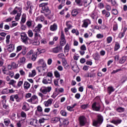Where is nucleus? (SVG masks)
Here are the masks:
<instances>
[{
    "label": "nucleus",
    "mask_w": 127,
    "mask_h": 127,
    "mask_svg": "<svg viewBox=\"0 0 127 127\" xmlns=\"http://www.w3.org/2000/svg\"><path fill=\"white\" fill-rule=\"evenodd\" d=\"M125 82H126V78L125 77L121 78V79L119 80L118 82L119 86H121V85H123V84H124Z\"/></svg>",
    "instance_id": "obj_38"
},
{
    "label": "nucleus",
    "mask_w": 127,
    "mask_h": 127,
    "mask_svg": "<svg viewBox=\"0 0 127 127\" xmlns=\"http://www.w3.org/2000/svg\"><path fill=\"white\" fill-rule=\"evenodd\" d=\"M116 111L118 113H123L125 112V108L120 107L116 109Z\"/></svg>",
    "instance_id": "obj_45"
},
{
    "label": "nucleus",
    "mask_w": 127,
    "mask_h": 127,
    "mask_svg": "<svg viewBox=\"0 0 127 127\" xmlns=\"http://www.w3.org/2000/svg\"><path fill=\"white\" fill-rule=\"evenodd\" d=\"M35 75H36V71L35 70V69H33L31 72H29L28 76L29 77H34V76H35Z\"/></svg>",
    "instance_id": "obj_34"
},
{
    "label": "nucleus",
    "mask_w": 127,
    "mask_h": 127,
    "mask_svg": "<svg viewBox=\"0 0 127 127\" xmlns=\"http://www.w3.org/2000/svg\"><path fill=\"white\" fill-rule=\"evenodd\" d=\"M71 66L72 69L73 70V71H74V72H75V73H79L80 70L79 69V67L78 66V65H77V64H74V65H71Z\"/></svg>",
    "instance_id": "obj_22"
},
{
    "label": "nucleus",
    "mask_w": 127,
    "mask_h": 127,
    "mask_svg": "<svg viewBox=\"0 0 127 127\" xmlns=\"http://www.w3.org/2000/svg\"><path fill=\"white\" fill-rule=\"evenodd\" d=\"M48 5V3H42L40 4L39 7H41L42 13H46L47 14L50 13V10Z\"/></svg>",
    "instance_id": "obj_1"
},
{
    "label": "nucleus",
    "mask_w": 127,
    "mask_h": 127,
    "mask_svg": "<svg viewBox=\"0 0 127 127\" xmlns=\"http://www.w3.org/2000/svg\"><path fill=\"white\" fill-rule=\"evenodd\" d=\"M20 16H21V13H18L15 17V20L18 21L20 18Z\"/></svg>",
    "instance_id": "obj_47"
},
{
    "label": "nucleus",
    "mask_w": 127,
    "mask_h": 127,
    "mask_svg": "<svg viewBox=\"0 0 127 127\" xmlns=\"http://www.w3.org/2000/svg\"><path fill=\"white\" fill-rule=\"evenodd\" d=\"M1 105H2L3 109H5V110L8 109V105H6V100L3 99L1 102Z\"/></svg>",
    "instance_id": "obj_21"
},
{
    "label": "nucleus",
    "mask_w": 127,
    "mask_h": 127,
    "mask_svg": "<svg viewBox=\"0 0 127 127\" xmlns=\"http://www.w3.org/2000/svg\"><path fill=\"white\" fill-rule=\"evenodd\" d=\"M107 91L109 95H111L113 92H115V88L113 86H109L107 88Z\"/></svg>",
    "instance_id": "obj_29"
},
{
    "label": "nucleus",
    "mask_w": 127,
    "mask_h": 127,
    "mask_svg": "<svg viewBox=\"0 0 127 127\" xmlns=\"http://www.w3.org/2000/svg\"><path fill=\"white\" fill-rule=\"evenodd\" d=\"M41 28H42V24H38V25L33 30L34 32H39L41 30Z\"/></svg>",
    "instance_id": "obj_19"
},
{
    "label": "nucleus",
    "mask_w": 127,
    "mask_h": 127,
    "mask_svg": "<svg viewBox=\"0 0 127 127\" xmlns=\"http://www.w3.org/2000/svg\"><path fill=\"white\" fill-rule=\"evenodd\" d=\"M62 65L65 68V69L69 67V65H68V63H67V60H66V59L64 58L62 59Z\"/></svg>",
    "instance_id": "obj_24"
},
{
    "label": "nucleus",
    "mask_w": 127,
    "mask_h": 127,
    "mask_svg": "<svg viewBox=\"0 0 127 127\" xmlns=\"http://www.w3.org/2000/svg\"><path fill=\"white\" fill-rule=\"evenodd\" d=\"M27 101L31 104H37V103H38V97L35 95H33L30 99H28Z\"/></svg>",
    "instance_id": "obj_10"
},
{
    "label": "nucleus",
    "mask_w": 127,
    "mask_h": 127,
    "mask_svg": "<svg viewBox=\"0 0 127 127\" xmlns=\"http://www.w3.org/2000/svg\"><path fill=\"white\" fill-rule=\"evenodd\" d=\"M19 72L20 73V75L21 76H25V71H23V69H20Z\"/></svg>",
    "instance_id": "obj_56"
},
{
    "label": "nucleus",
    "mask_w": 127,
    "mask_h": 127,
    "mask_svg": "<svg viewBox=\"0 0 127 127\" xmlns=\"http://www.w3.org/2000/svg\"><path fill=\"white\" fill-rule=\"evenodd\" d=\"M120 47H121V46L120 45V44L117 42L115 44V51H117V50H119Z\"/></svg>",
    "instance_id": "obj_53"
},
{
    "label": "nucleus",
    "mask_w": 127,
    "mask_h": 127,
    "mask_svg": "<svg viewBox=\"0 0 127 127\" xmlns=\"http://www.w3.org/2000/svg\"><path fill=\"white\" fill-rule=\"evenodd\" d=\"M13 50H14V44H11L9 45L7 48V51H8V52H12Z\"/></svg>",
    "instance_id": "obj_25"
},
{
    "label": "nucleus",
    "mask_w": 127,
    "mask_h": 127,
    "mask_svg": "<svg viewBox=\"0 0 127 127\" xmlns=\"http://www.w3.org/2000/svg\"><path fill=\"white\" fill-rule=\"evenodd\" d=\"M16 84V81L13 79H11L10 80V82H8L9 85H12V86H14Z\"/></svg>",
    "instance_id": "obj_48"
},
{
    "label": "nucleus",
    "mask_w": 127,
    "mask_h": 127,
    "mask_svg": "<svg viewBox=\"0 0 127 127\" xmlns=\"http://www.w3.org/2000/svg\"><path fill=\"white\" fill-rule=\"evenodd\" d=\"M30 125L31 126H33L34 127H38L39 124H38V120L36 119H33L30 122Z\"/></svg>",
    "instance_id": "obj_17"
},
{
    "label": "nucleus",
    "mask_w": 127,
    "mask_h": 127,
    "mask_svg": "<svg viewBox=\"0 0 127 127\" xmlns=\"http://www.w3.org/2000/svg\"><path fill=\"white\" fill-rule=\"evenodd\" d=\"M64 52H69L70 51V46L69 44L67 43L64 48Z\"/></svg>",
    "instance_id": "obj_37"
},
{
    "label": "nucleus",
    "mask_w": 127,
    "mask_h": 127,
    "mask_svg": "<svg viewBox=\"0 0 127 127\" xmlns=\"http://www.w3.org/2000/svg\"><path fill=\"white\" fill-rule=\"evenodd\" d=\"M71 33H75L76 35H79V31L78 30H76L75 29H73L71 30Z\"/></svg>",
    "instance_id": "obj_64"
},
{
    "label": "nucleus",
    "mask_w": 127,
    "mask_h": 127,
    "mask_svg": "<svg viewBox=\"0 0 127 127\" xmlns=\"http://www.w3.org/2000/svg\"><path fill=\"white\" fill-rule=\"evenodd\" d=\"M21 21L22 23H25V21H26V14L23 13L22 14Z\"/></svg>",
    "instance_id": "obj_32"
},
{
    "label": "nucleus",
    "mask_w": 127,
    "mask_h": 127,
    "mask_svg": "<svg viewBox=\"0 0 127 127\" xmlns=\"http://www.w3.org/2000/svg\"><path fill=\"white\" fill-rule=\"evenodd\" d=\"M34 38L36 40L40 39L41 38V36H40V34H39V33L36 32L34 34Z\"/></svg>",
    "instance_id": "obj_36"
},
{
    "label": "nucleus",
    "mask_w": 127,
    "mask_h": 127,
    "mask_svg": "<svg viewBox=\"0 0 127 127\" xmlns=\"http://www.w3.org/2000/svg\"><path fill=\"white\" fill-rule=\"evenodd\" d=\"M4 124L6 127H8V125L10 124V120L8 119H4Z\"/></svg>",
    "instance_id": "obj_42"
},
{
    "label": "nucleus",
    "mask_w": 127,
    "mask_h": 127,
    "mask_svg": "<svg viewBox=\"0 0 127 127\" xmlns=\"http://www.w3.org/2000/svg\"><path fill=\"white\" fill-rule=\"evenodd\" d=\"M36 69L40 73H44V71L46 70V68L43 67L42 66H38L37 67Z\"/></svg>",
    "instance_id": "obj_26"
},
{
    "label": "nucleus",
    "mask_w": 127,
    "mask_h": 127,
    "mask_svg": "<svg viewBox=\"0 0 127 127\" xmlns=\"http://www.w3.org/2000/svg\"><path fill=\"white\" fill-rule=\"evenodd\" d=\"M36 21H44V16L43 15H41L36 17Z\"/></svg>",
    "instance_id": "obj_30"
},
{
    "label": "nucleus",
    "mask_w": 127,
    "mask_h": 127,
    "mask_svg": "<svg viewBox=\"0 0 127 127\" xmlns=\"http://www.w3.org/2000/svg\"><path fill=\"white\" fill-rule=\"evenodd\" d=\"M25 60L26 59L24 57L20 58V62L22 64H24V63H25Z\"/></svg>",
    "instance_id": "obj_59"
},
{
    "label": "nucleus",
    "mask_w": 127,
    "mask_h": 127,
    "mask_svg": "<svg viewBox=\"0 0 127 127\" xmlns=\"http://www.w3.org/2000/svg\"><path fill=\"white\" fill-rule=\"evenodd\" d=\"M62 47L61 46L53 48L50 50V52H53V53H59L60 51H62Z\"/></svg>",
    "instance_id": "obj_12"
},
{
    "label": "nucleus",
    "mask_w": 127,
    "mask_h": 127,
    "mask_svg": "<svg viewBox=\"0 0 127 127\" xmlns=\"http://www.w3.org/2000/svg\"><path fill=\"white\" fill-rule=\"evenodd\" d=\"M104 121V118L101 114H98L97 115V120L93 121V125L94 127L98 126V125H102L103 122Z\"/></svg>",
    "instance_id": "obj_3"
},
{
    "label": "nucleus",
    "mask_w": 127,
    "mask_h": 127,
    "mask_svg": "<svg viewBox=\"0 0 127 127\" xmlns=\"http://www.w3.org/2000/svg\"><path fill=\"white\" fill-rule=\"evenodd\" d=\"M15 99L16 100V102H17V103H19V102H20V101H21L22 98L19 97V96H18V95L15 94Z\"/></svg>",
    "instance_id": "obj_44"
},
{
    "label": "nucleus",
    "mask_w": 127,
    "mask_h": 127,
    "mask_svg": "<svg viewBox=\"0 0 127 127\" xmlns=\"http://www.w3.org/2000/svg\"><path fill=\"white\" fill-rule=\"evenodd\" d=\"M21 41L24 43V44H29V42L30 41V39L27 37V35L25 32H22L20 34Z\"/></svg>",
    "instance_id": "obj_2"
},
{
    "label": "nucleus",
    "mask_w": 127,
    "mask_h": 127,
    "mask_svg": "<svg viewBox=\"0 0 127 127\" xmlns=\"http://www.w3.org/2000/svg\"><path fill=\"white\" fill-rule=\"evenodd\" d=\"M75 2L78 5V6H82V5H83L82 0H75Z\"/></svg>",
    "instance_id": "obj_43"
},
{
    "label": "nucleus",
    "mask_w": 127,
    "mask_h": 127,
    "mask_svg": "<svg viewBox=\"0 0 127 127\" xmlns=\"http://www.w3.org/2000/svg\"><path fill=\"white\" fill-rule=\"evenodd\" d=\"M22 9L20 7H15V9L12 11V12H10V14H16L17 12H20L21 13L22 11Z\"/></svg>",
    "instance_id": "obj_15"
},
{
    "label": "nucleus",
    "mask_w": 127,
    "mask_h": 127,
    "mask_svg": "<svg viewBox=\"0 0 127 127\" xmlns=\"http://www.w3.org/2000/svg\"><path fill=\"white\" fill-rule=\"evenodd\" d=\"M105 8L107 11H111L112 10V6H111V5L107 4L105 5Z\"/></svg>",
    "instance_id": "obj_49"
},
{
    "label": "nucleus",
    "mask_w": 127,
    "mask_h": 127,
    "mask_svg": "<svg viewBox=\"0 0 127 127\" xmlns=\"http://www.w3.org/2000/svg\"><path fill=\"white\" fill-rule=\"evenodd\" d=\"M43 84L44 85H48V84H51L52 83V78L45 77L42 80Z\"/></svg>",
    "instance_id": "obj_11"
},
{
    "label": "nucleus",
    "mask_w": 127,
    "mask_h": 127,
    "mask_svg": "<svg viewBox=\"0 0 127 127\" xmlns=\"http://www.w3.org/2000/svg\"><path fill=\"white\" fill-rule=\"evenodd\" d=\"M2 93L4 95H5L6 94H9V91H8V89L7 88L4 89L2 91Z\"/></svg>",
    "instance_id": "obj_58"
},
{
    "label": "nucleus",
    "mask_w": 127,
    "mask_h": 127,
    "mask_svg": "<svg viewBox=\"0 0 127 127\" xmlns=\"http://www.w3.org/2000/svg\"><path fill=\"white\" fill-rule=\"evenodd\" d=\"M111 123L112 124H114V125H116V126H118V125H120V124L122 123V120L119 119L117 120H113L111 121Z\"/></svg>",
    "instance_id": "obj_31"
},
{
    "label": "nucleus",
    "mask_w": 127,
    "mask_h": 127,
    "mask_svg": "<svg viewBox=\"0 0 127 127\" xmlns=\"http://www.w3.org/2000/svg\"><path fill=\"white\" fill-rule=\"evenodd\" d=\"M78 13V10H77L76 9H73L71 11V15L72 16H76Z\"/></svg>",
    "instance_id": "obj_40"
},
{
    "label": "nucleus",
    "mask_w": 127,
    "mask_h": 127,
    "mask_svg": "<svg viewBox=\"0 0 127 127\" xmlns=\"http://www.w3.org/2000/svg\"><path fill=\"white\" fill-rule=\"evenodd\" d=\"M53 101H54L53 99L50 98L47 101H45L44 102V105L45 107H50V106L52 105V103H53Z\"/></svg>",
    "instance_id": "obj_14"
},
{
    "label": "nucleus",
    "mask_w": 127,
    "mask_h": 127,
    "mask_svg": "<svg viewBox=\"0 0 127 127\" xmlns=\"http://www.w3.org/2000/svg\"><path fill=\"white\" fill-rule=\"evenodd\" d=\"M82 24L81 27L83 28H87L89 26V24H91V20L89 19H85L82 21Z\"/></svg>",
    "instance_id": "obj_8"
},
{
    "label": "nucleus",
    "mask_w": 127,
    "mask_h": 127,
    "mask_svg": "<svg viewBox=\"0 0 127 127\" xmlns=\"http://www.w3.org/2000/svg\"><path fill=\"white\" fill-rule=\"evenodd\" d=\"M112 14L117 15V14L119 13V11H118V10H117V9H113L112 10Z\"/></svg>",
    "instance_id": "obj_61"
},
{
    "label": "nucleus",
    "mask_w": 127,
    "mask_h": 127,
    "mask_svg": "<svg viewBox=\"0 0 127 127\" xmlns=\"http://www.w3.org/2000/svg\"><path fill=\"white\" fill-rule=\"evenodd\" d=\"M102 14L103 15H105V17H110L111 13L106 9H104L102 11Z\"/></svg>",
    "instance_id": "obj_23"
},
{
    "label": "nucleus",
    "mask_w": 127,
    "mask_h": 127,
    "mask_svg": "<svg viewBox=\"0 0 127 127\" xmlns=\"http://www.w3.org/2000/svg\"><path fill=\"white\" fill-rule=\"evenodd\" d=\"M96 38H98V39H102V38H104V35L102 34H98L96 35Z\"/></svg>",
    "instance_id": "obj_60"
},
{
    "label": "nucleus",
    "mask_w": 127,
    "mask_h": 127,
    "mask_svg": "<svg viewBox=\"0 0 127 127\" xmlns=\"http://www.w3.org/2000/svg\"><path fill=\"white\" fill-rule=\"evenodd\" d=\"M29 105L28 104V103L26 102H24L23 103L22 109L23 111H25V112H27V111H29Z\"/></svg>",
    "instance_id": "obj_16"
},
{
    "label": "nucleus",
    "mask_w": 127,
    "mask_h": 127,
    "mask_svg": "<svg viewBox=\"0 0 127 127\" xmlns=\"http://www.w3.org/2000/svg\"><path fill=\"white\" fill-rule=\"evenodd\" d=\"M35 116L39 117L43 116V109L41 106L38 105L37 107V110L35 111Z\"/></svg>",
    "instance_id": "obj_6"
},
{
    "label": "nucleus",
    "mask_w": 127,
    "mask_h": 127,
    "mask_svg": "<svg viewBox=\"0 0 127 127\" xmlns=\"http://www.w3.org/2000/svg\"><path fill=\"white\" fill-rule=\"evenodd\" d=\"M50 29L51 31H56L57 29H58V26L57 25V24L55 23L53 25H51Z\"/></svg>",
    "instance_id": "obj_18"
},
{
    "label": "nucleus",
    "mask_w": 127,
    "mask_h": 127,
    "mask_svg": "<svg viewBox=\"0 0 127 127\" xmlns=\"http://www.w3.org/2000/svg\"><path fill=\"white\" fill-rule=\"evenodd\" d=\"M111 4L112 6H115V7H117V6H119V4H118V2H117L116 0H112L111 1Z\"/></svg>",
    "instance_id": "obj_41"
},
{
    "label": "nucleus",
    "mask_w": 127,
    "mask_h": 127,
    "mask_svg": "<svg viewBox=\"0 0 127 127\" xmlns=\"http://www.w3.org/2000/svg\"><path fill=\"white\" fill-rule=\"evenodd\" d=\"M46 77H48V78H52V77H53V73L52 72H49L47 73Z\"/></svg>",
    "instance_id": "obj_62"
},
{
    "label": "nucleus",
    "mask_w": 127,
    "mask_h": 127,
    "mask_svg": "<svg viewBox=\"0 0 127 127\" xmlns=\"http://www.w3.org/2000/svg\"><path fill=\"white\" fill-rule=\"evenodd\" d=\"M126 57H123L119 60V63H120V64H124V63L126 62Z\"/></svg>",
    "instance_id": "obj_46"
},
{
    "label": "nucleus",
    "mask_w": 127,
    "mask_h": 127,
    "mask_svg": "<svg viewBox=\"0 0 127 127\" xmlns=\"http://www.w3.org/2000/svg\"><path fill=\"white\" fill-rule=\"evenodd\" d=\"M60 43L61 46H64V45L66 44V39H65V35L63 31H62L61 33V40Z\"/></svg>",
    "instance_id": "obj_7"
},
{
    "label": "nucleus",
    "mask_w": 127,
    "mask_h": 127,
    "mask_svg": "<svg viewBox=\"0 0 127 127\" xmlns=\"http://www.w3.org/2000/svg\"><path fill=\"white\" fill-rule=\"evenodd\" d=\"M52 123L55 124L56 123H58V122H60V118L59 117H55L52 119Z\"/></svg>",
    "instance_id": "obj_33"
},
{
    "label": "nucleus",
    "mask_w": 127,
    "mask_h": 127,
    "mask_svg": "<svg viewBox=\"0 0 127 127\" xmlns=\"http://www.w3.org/2000/svg\"><path fill=\"white\" fill-rule=\"evenodd\" d=\"M11 65L12 66V67L13 68V69H15L16 68H17V66H18L17 65V64H16L14 62H12L11 63Z\"/></svg>",
    "instance_id": "obj_57"
},
{
    "label": "nucleus",
    "mask_w": 127,
    "mask_h": 127,
    "mask_svg": "<svg viewBox=\"0 0 127 127\" xmlns=\"http://www.w3.org/2000/svg\"><path fill=\"white\" fill-rule=\"evenodd\" d=\"M23 47V46H18L16 48V53H18L19 51H21L22 50V48Z\"/></svg>",
    "instance_id": "obj_52"
},
{
    "label": "nucleus",
    "mask_w": 127,
    "mask_h": 127,
    "mask_svg": "<svg viewBox=\"0 0 127 127\" xmlns=\"http://www.w3.org/2000/svg\"><path fill=\"white\" fill-rule=\"evenodd\" d=\"M92 108L93 111H95L96 112H99L100 110H101V105H100V104L99 103L94 102L92 105Z\"/></svg>",
    "instance_id": "obj_13"
},
{
    "label": "nucleus",
    "mask_w": 127,
    "mask_h": 127,
    "mask_svg": "<svg viewBox=\"0 0 127 127\" xmlns=\"http://www.w3.org/2000/svg\"><path fill=\"white\" fill-rule=\"evenodd\" d=\"M37 58V53L34 52V54H33V55L31 57V59L32 61H35L36 60V58Z\"/></svg>",
    "instance_id": "obj_35"
},
{
    "label": "nucleus",
    "mask_w": 127,
    "mask_h": 127,
    "mask_svg": "<svg viewBox=\"0 0 127 127\" xmlns=\"http://www.w3.org/2000/svg\"><path fill=\"white\" fill-rule=\"evenodd\" d=\"M29 37H33V32H32V30H29L28 32H27Z\"/></svg>",
    "instance_id": "obj_50"
},
{
    "label": "nucleus",
    "mask_w": 127,
    "mask_h": 127,
    "mask_svg": "<svg viewBox=\"0 0 127 127\" xmlns=\"http://www.w3.org/2000/svg\"><path fill=\"white\" fill-rule=\"evenodd\" d=\"M59 78L54 79V84L56 87H59Z\"/></svg>",
    "instance_id": "obj_39"
},
{
    "label": "nucleus",
    "mask_w": 127,
    "mask_h": 127,
    "mask_svg": "<svg viewBox=\"0 0 127 127\" xmlns=\"http://www.w3.org/2000/svg\"><path fill=\"white\" fill-rule=\"evenodd\" d=\"M66 27L64 28V32L66 33V34H67L68 31L71 29L73 27V26L72 25V22L69 21H67L65 23Z\"/></svg>",
    "instance_id": "obj_9"
},
{
    "label": "nucleus",
    "mask_w": 127,
    "mask_h": 127,
    "mask_svg": "<svg viewBox=\"0 0 127 127\" xmlns=\"http://www.w3.org/2000/svg\"><path fill=\"white\" fill-rule=\"evenodd\" d=\"M26 25L28 27H34L35 26V22L33 21H27L26 22Z\"/></svg>",
    "instance_id": "obj_20"
},
{
    "label": "nucleus",
    "mask_w": 127,
    "mask_h": 127,
    "mask_svg": "<svg viewBox=\"0 0 127 127\" xmlns=\"http://www.w3.org/2000/svg\"><path fill=\"white\" fill-rule=\"evenodd\" d=\"M51 90H52V87H51V86H43L40 89V92L42 93V94L46 95L47 93H50V92H51Z\"/></svg>",
    "instance_id": "obj_5"
},
{
    "label": "nucleus",
    "mask_w": 127,
    "mask_h": 127,
    "mask_svg": "<svg viewBox=\"0 0 127 127\" xmlns=\"http://www.w3.org/2000/svg\"><path fill=\"white\" fill-rule=\"evenodd\" d=\"M61 114L63 116V117H67V112L64 110L61 111Z\"/></svg>",
    "instance_id": "obj_55"
},
{
    "label": "nucleus",
    "mask_w": 127,
    "mask_h": 127,
    "mask_svg": "<svg viewBox=\"0 0 127 127\" xmlns=\"http://www.w3.org/2000/svg\"><path fill=\"white\" fill-rule=\"evenodd\" d=\"M92 0H85L83 2V4L84 6L85 7H87V6L90 5V4H91V3H92Z\"/></svg>",
    "instance_id": "obj_27"
},
{
    "label": "nucleus",
    "mask_w": 127,
    "mask_h": 127,
    "mask_svg": "<svg viewBox=\"0 0 127 127\" xmlns=\"http://www.w3.org/2000/svg\"><path fill=\"white\" fill-rule=\"evenodd\" d=\"M78 122L80 127H84L87 124V118L84 116H81L78 118Z\"/></svg>",
    "instance_id": "obj_4"
},
{
    "label": "nucleus",
    "mask_w": 127,
    "mask_h": 127,
    "mask_svg": "<svg viewBox=\"0 0 127 127\" xmlns=\"http://www.w3.org/2000/svg\"><path fill=\"white\" fill-rule=\"evenodd\" d=\"M30 88V83L27 81H26L24 83V89L25 90H28Z\"/></svg>",
    "instance_id": "obj_28"
},
{
    "label": "nucleus",
    "mask_w": 127,
    "mask_h": 127,
    "mask_svg": "<svg viewBox=\"0 0 127 127\" xmlns=\"http://www.w3.org/2000/svg\"><path fill=\"white\" fill-rule=\"evenodd\" d=\"M54 75L56 78H60V73L58 70H55L54 71Z\"/></svg>",
    "instance_id": "obj_51"
},
{
    "label": "nucleus",
    "mask_w": 127,
    "mask_h": 127,
    "mask_svg": "<svg viewBox=\"0 0 127 127\" xmlns=\"http://www.w3.org/2000/svg\"><path fill=\"white\" fill-rule=\"evenodd\" d=\"M106 40H107V43L108 44H110V43H111V42H112V41H113V37L109 36L107 38Z\"/></svg>",
    "instance_id": "obj_54"
},
{
    "label": "nucleus",
    "mask_w": 127,
    "mask_h": 127,
    "mask_svg": "<svg viewBox=\"0 0 127 127\" xmlns=\"http://www.w3.org/2000/svg\"><path fill=\"white\" fill-rule=\"evenodd\" d=\"M100 58H101V56H100V55L98 53H96L95 57L94 58L95 60H99Z\"/></svg>",
    "instance_id": "obj_63"
}]
</instances>
